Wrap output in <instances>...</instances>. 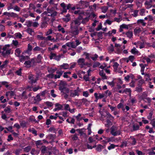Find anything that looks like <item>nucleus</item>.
Instances as JSON below:
<instances>
[{"instance_id": "1", "label": "nucleus", "mask_w": 155, "mask_h": 155, "mask_svg": "<svg viewBox=\"0 0 155 155\" xmlns=\"http://www.w3.org/2000/svg\"><path fill=\"white\" fill-rule=\"evenodd\" d=\"M70 30L68 33L73 36L77 35L79 33V27L78 26H70Z\"/></svg>"}, {"instance_id": "2", "label": "nucleus", "mask_w": 155, "mask_h": 155, "mask_svg": "<svg viewBox=\"0 0 155 155\" xmlns=\"http://www.w3.org/2000/svg\"><path fill=\"white\" fill-rule=\"evenodd\" d=\"M82 18L81 17H78V18L72 20L70 24V26H78L79 27L81 24L80 20Z\"/></svg>"}, {"instance_id": "3", "label": "nucleus", "mask_w": 155, "mask_h": 155, "mask_svg": "<svg viewBox=\"0 0 155 155\" xmlns=\"http://www.w3.org/2000/svg\"><path fill=\"white\" fill-rule=\"evenodd\" d=\"M28 78L30 80L29 83L31 84L35 83L38 80V77H36V78H35L34 75L32 74H30L28 76Z\"/></svg>"}, {"instance_id": "4", "label": "nucleus", "mask_w": 155, "mask_h": 155, "mask_svg": "<svg viewBox=\"0 0 155 155\" xmlns=\"http://www.w3.org/2000/svg\"><path fill=\"white\" fill-rule=\"evenodd\" d=\"M67 85V84L65 81L62 80L60 81V82L59 84V89L61 91V92H62L63 89L66 87L65 86Z\"/></svg>"}, {"instance_id": "5", "label": "nucleus", "mask_w": 155, "mask_h": 155, "mask_svg": "<svg viewBox=\"0 0 155 155\" xmlns=\"http://www.w3.org/2000/svg\"><path fill=\"white\" fill-rule=\"evenodd\" d=\"M84 58H80L78 61V63L79 65L81 66V68H82L83 67V66L84 65H87V64L84 63Z\"/></svg>"}, {"instance_id": "6", "label": "nucleus", "mask_w": 155, "mask_h": 155, "mask_svg": "<svg viewBox=\"0 0 155 155\" xmlns=\"http://www.w3.org/2000/svg\"><path fill=\"white\" fill-rule=\"evenodd\" d=\"M73 91L72 90H70V96L71 97H74L76 96H79V94H78V92L77 90H74V93L72 92Z\"/></svg>"}, {"instance_id": "7", "label": "nucleus", "mask_w": 155, "mask_h": 155, "mask_svg": "<svg viewBox=\"0 0 155 155\" xmlns=\"http://www.w3.org/2000/svg\"><path fill=\"white\" fill-rule=\"evenodd\" d=\"M11 50L10 49H8L5 51H3L1 52L2 54L3 57H5L10 54L11 53Z\"/></svg>"}, {"instance_id": "8", "label": "nucleus", "mask_w": 155, "mask_h": 155, "mask_svg": "<svg viewBox=\"0 0 155 155\" xmlns=\"http://www.w3.org/2000/svg\"><path fill=\"white\" fill-rule=\"evenodd\" d=\"M43 58V57L40 54L38 55L37 58H35L36 60V62L38 63H41V60Z\"/></svg>"}, {"instance_id": "9", "label": "nucleus", "mask_w": 155, "mask_h": 155, "mask_svg": "<svg viewBox=\"0 0 155 155\" xmlns=\"http://www.w3.org/2000/svg\"><path fill=\"white\" fill-rule=\"evenodd\" d=\"M94 96H95L96 99H101L103 98L104 96V94H99V96L98 95V94L95 93L94 94Z\"/></svg>"}, {"instance_id": "10", "label": "nucleus", "mask_w": 155, "mask_h": 155, "mask_svg": "<svg viewBox=\"0 0 155 155\" xmlns=\"http://www.w3.org/2000/svg\"><path fill=\"white\" fill-rule=\"evenodd\" d=\"M69 64L67 63H64L60 66L61 69H67L69 68Z\"/></svg>"}, {"instance_id": "11", "label": "nucleus", "mask_w": 155, "mask_h": 155, "mask_svg": "<svg viewBox=\"0 0 155 155\" xmlns=\"http://www.w3.org/2000/svg\"><path fill=\"white\" fill-rule=\"evenodd\" d=\"M8 62L9 61L8 60H5L3 63L1 65V66H0V69H2L3 68H5Z\"/></svg>"}, {"instance_id": "12", "label": "nucleus", "mask_w": 155, "mask_h": 155, "mask_svg": "<svg viewBox=\"0 0 155 155\" xmlns=\"http://www.w3.org/2000/svg\"><path fill=\"white\" fill-rule=\"evenodd\" d=\"M48 24L47 22L45 21L44 20L41 23V28H46Z\"/></svg>"}, {"instance_id": "13", "label": "nucleus", "mask_w": 155, "mask_h": 155, "mask_svg": "<svg viewBox=\"0 0 155 155\" xmlns=\"http://www.w3.org/2000/svg\"><path fill=\"white\" fill-rule=\"evenodd\" d=\"M55 106L56 107H57L58 106H60V107H58L56 108H54V111H56L57 110H62V108L63 107V106L62 105L58 103H56L55 104Z\"/></svg>"}, {"instance_id": "14", "label": "nucleus", "mask_w": 155, "mask_h": 155, "mask_svg": "<svg viewBox=\"0 0 155 155\" xmlns=\"http://www.w3.org/2000/svg\"><path fill=\"white\" fill-rule=\"evenodd\" d=\"M41 100L40 95L38 94L35 97H34V101H35L34 103H36L37 102H39Z\"/></svg>"}, {"instance_id": "15", "label": "nucleus", "mask_w": 155, "mask_h": 155, "mask_svg": "<svg viewBox=\"0 0 155 155\" xmlns=\"http://www.w3.org/2000/svg\"><path fill=\"white\" fill-rule=\"evenodd\" d=\"M41 153L42 154H44L45 153L47 152V147L45 146H42L41 147Z\"/></svg>"}, {"instance_id": "16", "label": "nucleus", "mask_w": 155, "mask_h": 155, "mask_svg": "<svg viewBox=\"0 0 155 155\" xmlns=\"http://www.w3.org/2000/svg\"><path fill=\"white\" fill-rule=\"evenodd\" d=\"M63 8V12L65 13L67 12V9H66V6L64 2L61 3L60 5Z\"/></svg>"}, {"instance_id": "17", "label": "nucleus", "mask_w": 155, "mask_h": 155, "mask_svg": "<svg viewBox=\"0 0 155 155\" xmlns=\"http://www.w3.org/2000/svg\"><path fill=\"white\" fill-rule=\"evenodd\" d=\"M69 89L67 87H65L63 89L62 91L61 92L63 94H68L69 92Z\"/></svg>"}, {"instance_id": "18", "label": "nucleus", "mask_w": 155, "mask_h": 155, "mask_svg": "<svg viewBox=\"0 0 155 155\" xmlns=\"http://www.w3.org/2000/svg\"><path fill=\"white\" fill-rule=\"evenodd\" d=\"M5 95L7 96H8L9 95L11 96H12L14 95V91H10L7 92L6 93Z\"/></svg>"}, {"instance_id": "19", "label": "nucleus", "mask_w": 155, "mask_h": 155, "mask_svg": "<svg viewBox=\"0 0 155 155\" xmlns=\"http://www.w3.org/2000/svg\"><path fill=\"white\" fill-rule=\"evenodd\" d=\"M125 34L127 35V37L130 38L133 36V32L131 31H128Z\"/></svg>"}, {"instance_id": "20", "label": "nucleus", "mask_w": 155, "mask_h": 155, "mask_svg": "<svg viewBox=\"0 0 155 155\" xmlns=\"http://www.w3.org/2000/svg\"><path fill=\"white\" fill-rule=\"evenodd\" d=\"M135 91L138 92H140L142 91V90L141 87V85H140V84H138V87H136Z\"/></svg>"}, {"instance_id": "21", "label": "nucleus", "mask_w": 155, "mask_h": 155, "mask_svg": "<svg viewBox=\"0 0 155 155\" xmlns=\"http://www.w3.org/2000/svg\"><path fill=\"white\" fill-rule=\"evenodd\" d=\"M137 23L138 24H139L140 23H141L142 24V25L143 26H145L146 24V23L144 22V20L143 19L138 20L137 21Z\"/></svg>"}, {"instance_id": "22", "label": "nucleus", "mask_w": 155, "mask_h": 155, "mask_svg": "<svg viewBox=\"0 0 155 155\" xmlns=\"http://www.w3.org/2000/svg\"><path fill=\"white\" fill-rule=\"evenodd\" d=\"M31 149V146H28L24 148V151L25 152H28Z\"/></svg>"}, {"instance_id": "23", "label": "nucleus", "mask_w": 155, "mask_h": 155, "mask_svg": "<svg viewBox=\"0 0 155 155\" xmlns=\"http://www.w3.org/2000/svg\"><path fill=\"white\" fill-rule=\"evenodd\" d=\"M130 51L132 54H137L139 53V51H138L136 50V48L134 47Z\"/></svg>"}, {"instance_id": "24", "label": "nucleus", "mask_w": 155, "mask_h": 155, "mask_svg": "<svg viewBox=\"0 0 155 155\" xmlns=\"http://www.w3.org/2000/svg\"><path fill=\"white\" fill-rule=\"evenodd\" d=\"M106 113L107 115V118L110 119L111 120H113L114 119V117L107 111H106Z\"/></svg>"}, {"instance_id": "25", "label": "nucleus", "mask_w": 155, "mask_h": 155, "mask_svg": "<svg viewBox=\"0 0 155 155\" xmlns=\"http://www.w3.org/2000/svg\"><path fill=\"white\" fill-rule=\"evenodd\" d=\"M32 46L30 45V44H29L28 45V49L27 50L25 51V52L26 53H28V51H31L32 50Z\"/></svg>"}, {"instance_id": "26", "label": "nucleus", "mask_w": 155, "mask_h": 155, "mask_svg": "<svg viewBox=\"0 0 155 155\" xmlns=\"http://www.w3.org/2000/svg\"><path fill=\"white\" fill-rule=\"evenodd\" d=\"M150 75L149 74H145V78L146 79V81H151V79L150 78Z\"/></svg>"}, {"instance_id": "27", "label": "nucleus", "mask_w": 155, "mask_h": 155, "mask_svg": "<svg viewBox=\"0 0 155 155\" xmlns=\"http://www.w3.org/2000/svg\"><path fill=\"white\" fill-rule=\"evenodd\" d=\"M15 51V53L17 54H16L17 56L18 57H20L21 51L20 50V48H17L16 49Z\"/></svg>"}, {"instance_id": "28", "label": "nucleus", "mask_w": 155, "mask_h": 155, "mask_svg": "<svg viewBox=\"0 0 155 155\" xmlns=\"http://www.w3.org/2000/svg\"><path fill=\"white\" fill-rule=\"evenodd\" d=\"M89 17H86L84 18L81 21V23L83 24H85L89 20Z\"/></svg>"}, {"instance_id": "29", "label": "nucleus", "mask_w": 155, "mask_h": 155, "mask_svg": "<svg viewBox=\"0 0 155 155\" xmlns=\"http://www.w3.org/2000/svg\"><path fill=\"white\" fill-rule=\"evenodd\" d=\"M108 8L107 6H103L101 7V9L102 10V12L104 13H105L107 11Z\"/></svg>"}, {"instance_id": "30", "label": "nucleus", "mask_w": 155, "mask_h": 155, "mask_svg": "<svg viewBox=\"0 0 155 155\" xmlns=\"http://www.w3.org/2000/svg\"><path fill=\"white\" fill-rule=\"evenodd\" d=\"M102 147H103V146L101 144H98L96 148V150L97 151L101 152V151Z\"/></svg>"}, {"instance_id": "31", "label": "nucleus", "mask_w": 155, "mask_h": 155, "mask_svg": "<svg viewBox=\"0 0 155 155\" xmlns=\"http://www.w3.org/2000/svg\"><path fill=\"white\" fill-rule=\"evenodd\" d=\"M108 50L109 51L113 52L114 51V47L113 44H110V46L108 47Z\"/></svg>"}, {"instance_id": "32", "label": "nucleus", "mask_w": 155, "mask_h": 155, "mask_svg": "<svg viewBox=\"0 0 155 155\" xmlns=\"http://www.w3.org/2000/svg\"><path fill=\"white\" fill-rule=\"evenodd\" d=\"M58 46H57L56 45H54L53 47L52 48L49 47L48 48V49L49 51H51L54 50L55 48H58Z\"/></svg>"}, {"instance_id": "33", "label": "nucleus", "mask_w": 155, "mask_h": 155, "mask_svg": "<svg viewBox=\"0 0 155 155\" xmlns=\"http://www.w3.org/2000/svg\"><path fill=\"white\" fill-rule=\"evenodd\" d=\"M54 8L53 7H52L51 8H50L49 6L47 8V11L48 13H51L54 12Z\"/></svg>"}, {"instance_id": "34", "label": "nucleus", "mask_w": 155, "mask_h": 155, "mask_svg": "<svg viewBox=\"0 0 155 155\" xmlns=\"http://www.w3.org/2000/svg\"><path fill=\"white\" fill-rule=\"evenodd\" d=\"M22 69L20 68L18 70L16 71L15 72V73L17 74V75L21 76V71Z\"/></svg>"}, {"instance_id": "35", "label": "nucleus", "mask_w": 155, "mask_h": 155, "mask_svg": "<svg viewBox=\"0 0 155 155\" xmlns=\"http://www.w3.org/2000/svg\"><path fill=\"white\" fill-rule=\"evenodd\" d=\"M4 111L7 113H9L11 112V109L10 108V106H8L5 108Z\"/></svg>"}, {"instance_id": "36", "label": "nucleus", "mask_w": 155, "mask_h": 155, "mask_svg": "<svg viewBox=\"0 0 155 155\" xmlns=\"http://www.w3.org/2000/svg\"><path fill=\"white\" fill-rule=\"evenodd\" d=\"M153 114V110H151L149 114V115L147 116L148 119L151 120L152 118V116Z\"/></svg>"}, {"instance_id": "37", "label": "nucleus", "mask_w": 155, "mask_h": 155, "mask_svg": "<svg viewBox=\"0 0 155 155\" xmlns=\"http://www.w3.org/2000/svg\"><path fill=\"white\" fill-rule=\"evenodd\" d=\"M26 25L28 27H30L31 26L32 22L31 21H27L26 22Z\"/></svg>"}, {"instance_id": "38", "label": "nucleus", "mask_w": 155, "mask_h": 155, "mask_svg": "<svg viewBox=\"0 0 155 155\" xmlns=\"http://www.w3.org/2000/svg\"><path fill=\"white\" fill-rule=\"evenodd\" d=\"M27 31L31 35H32V32H34V31L31 28H28L27 30Z\"/></svg>"}, {"instance_id": "39", "label": "nucleus", "mask_w": 155, "mask_h": 155, "mask_svg": "<svg viewBox=\"0 0 155 155\" xmlns=\"http://www.w3.org/2000/svg\"><path fill=\"white\" fill-rule=\"evenodd\" d=\"M117 146V145H115L114 144H111L108 147V149L109 150H110L111 149L114 148L115 147Z\"/></svg>"}, {"instance_id": "40", "label": "nucleus", "mask_w": 155, "mask_h": 155, "mask_svg": "<svg viewBox=\"0 0 155 155\" xmlns=\"http://www.w3.org/2000/svg\"><path fill=\"white\" fill-rule=\"evenodd\" d=\"M19 57L20 58L19 61L21 62H23L26 60L25 56L23 55L20 56V57Z\"/></svg>"}, {"instance_id": "41", "label": "nucleus", "mask_w": 155, "mask_h": 155, "mask_svg": "<svg viewBox=\"0 0 155 155\" xmlns=\"http://www.w3.org/2000/svg\"><path fill=\"white\" fill-rule=\"evenodd\" d=\"M84 129V128L82 129H78L76 130V131H78L79 133L80 134L81 136L83 134V130Z\"/></svg>"}, {"instance_id": "42", "label": "nucleus", "mask_w": 155, "mask_h": 155, "mask_svg": "<svg viewBox=\"0 0 155 155\" xmlns=\"http://www.w3.org/2000/svg\"><path fill=\"white\" fill-rule=\"evenodd\" d=\"M101 64L98 61H96L94 63L93 66V68H95L96 67L99 66Z\"/></svg>"}, {"instance_id": "43", "label": "nucleus", "mask_w": 155, "mask_h": 155, "mask_svg": "<svg viewBox=\"0 0 155 155\" xmlns=\"http://www.w3.org/2000/svg\"><path fill=\"white\" fill-rule=\"evenodd\" d=\"M13 127L12 126H9L8 127H5V129H6L8 131L12 133L13 130H12Z\"/></svg>"}, {"instance_id": "44", "label": "nucleus", "mask_w": 155, "mask_h": 155, "mask_svg": "<svg viewBox=\"0 0 155 155\" xmlns=\"http://www.w3.org/2000/svg\"><path fill=\"white\" fill-rule=\"evenodd\" d=\"M133 130L135 131L138 130L139 128V126L138 125H134L133 126Z\"/></svg>"}, {"instance_id": "45", "label": "nucleus", "mask_w": 155, "mask_h": 155, "mask_svg": "<svg viewBox=\"0 0 155 155\" xmlns=\"http://www.w3.org/2000/svg\"><path fill=\"white\" fill-rule=\"evenodd\" d=\"M138 10H135L134 11V13L132 14V15L134 17H136L138 15Z\"/></svg>"}, {"instance_id": "46", "label": "nucleus", "mask_w": 155, "mask_h": 155, "mask_svg": "<svg viewBox=\"0 0 155 155\" xmlns=\"http://www.w3.org/2000/svg\"><path fill=\"white\" fill-rule=\"evenodd\" d=\"M112 135L114 136H117V135H119L120 134V131L119 130H117L116 131H114L111 134Z\"/></svg>"}, {"instance_id": "47", "label": "nucleus", "mask_w": 155, "mask_h": 155, "mask_svg": "<svg viewBox=\"0 0 155 155\" xmlns=\"http://www.w3.org/2000/svg\"><path fill=\"white\" fill-rule=\"evenodd\" d=\"M72 139L73 140H78V137L77 136V134H76L73 135L72 137Z\"/></svg>"}, {"instance_id": "48", "label": "nucleus", "mask_w": 155, "mask_h": 155, "mask_svg": "<svg viewBox=\"0 0 155 155\" xmlns=\"http://www.w3.org/2000/svg\"><path fill=\"white\" fill-rule=\"evenodd\" d=\"M10 17L14 18L17 17L18 15L16 13L13 12H11L10 13Z\"/></svg>"}, {"instance_id": "49", "label": "nucleus", "mask_w": 155, "mask_h": 155, "mask_svg": "<svg viewBox=\"0 0 155 155\" xmlns=\"http://www.w3.org/2000/svg\"><path fill=\"white\" fill-rule=\"evenodd\" d=\"M56 54L54 53L51 52L50 53V55L49 56V58L50 59H52L54 58Z\"/></svg>"}, {"instance_id": "50", "label": "nucleus", "mask_w": 155, "mask_h": 155, "mask_svg": "<svg viewBox=\"0 0 155 155\" xmlns=\"http://www.w3.org/2000/svg\"><path fill=\"white\" fill-rule=\"evenodd\" d=\"M35 144L37 146H38L39 145H42L43 144V143L42 142L41 140H38L36 141Z\"/></svg>"}, {"instance_id": "51", "label": "nucleus", "mask_w": 155, "mask_h": 155, "mask_svg": "<svg viewBox=\"0 0 155 155\" xmlns=\"http://www.w3.org/2000/svg\"><path fill=\"white\" fill-rule=\"evenodd\" d=\"M107 84H108L109 85L111 86L112 87H113L114 85V80H113L111 82L107 81Z\"/></svg>"}, {"instance_id": "52", "label": "nucleus", "mask_w": 155, "mask_h": 155, "mask_svg": "<svg viewBox=\"0 0 155 155\" xmlns=\"http://www.w3.org/2000/svg\"><path fill=\"white\" fill-rule=\"evenodd\" d=\"M145 9H141L140 10V14L141 16H143L145 15Z\"/></svg>"}, {"instance_id": "53", "label": "nucleus", "mask_w": 155, "mask_h": 155, "mask_svg": "<svg viewBox=\"0 0 155 155\" xmlns=\"http://www.w3.org/2000/svg\"><path fill=\"white\" fill-rule=\"evenodd\" d=\"M51 13V14L50 15V16L53 18H54L57 15L58 12L56 11H54Z\"/></svg>"}, {"instance_id": "54", "label": "nucleus", "mask_w": 155, "mask_h": 155, "mask_svg": "<svg viewBox=\"0 0 155 155\" xmlns=\"http://www.w3.org/2000/svg\"><path fill=\"white\" fill-rule=\"evenodd\" d=\"M81 116V114H79L76 117V118L78 121H80L82 119V117L80 118Z\"/></svg>"}, {"instance_id": "55", "label": "nucleus", "mask_w": 155, "mask_h": 155, "mask_svg": "<svg viewBox=\"0 0 155 155\" xmlns=\"http://www.w3.org/2000/svg\"><path fill=\"white\" fill-rule=\"evenodd\" d=\"M97 36L98 37L100 38L101 39L102 38V37L103 36V32L102 31H100L97 33Z\"/></svg>"}, {"instance_id": "56", "label": "nucleus", "mask_w": 155, "mask_h": 155, "mask_svg": "<svg viewBox=\"0 0 155 155\" xmlns=\"http://www.w3.org/2000/svg\"><path fill=\"white\" fill-rule=\"evenodd\" d=\"M22 150L21 149H16L15 151V153L16 155H18Z\"/></svg>"}, {"instance_id": "57", "label": "nucleus", "mask_w": 155, "mask_h": 155, "mask_svg": "<svg viewBox=\"0 0 155 155\" xmlns=\"http://www.w3.org/2000/svg\"><path fill=\"white\" fill-rule=\"evenodd\" d=\"M50 140H53L54 139V137L52 134H50L48 135L47 137Z\"/></svg>"}, {"instance_id": "58", "label": "nucleus", "mask_w": 155, "mask_h": 155, "mask_svg": "<svg viewBox=\"0 0 155 155\" xmlns=\"http://www.w3.org/2000/svg\"><path fill=\"white\" fill-rule=\"evenodd\" d=\"M127 92L129 93L130 94L131 93V90L130 88H126L123 91V93H126Z\"/></svg>"}, {"instance_id": "59", "label": "nucleus", "mask_w": 155, "mask_h": 155, "mask_svg": "<svg viewBox=\"0 0 155 155\" xmlns=\"http://www.w3.org/2000/svg\"><path fill=\"white\" fill-rule=\"evenodd\" d=\"M80 2L81 3V4H83V5H85L84 6V7H87V5H88V3L87 2H84V1H82L81 0Z\"/></svg>"}, {"instance_id": "60", "label": "nucleus", "mask_w": 155, "mask_h": 155, "mask_svg": "<svg viewBox=\"0 0 155 155\" xmlns=\"http://www.w3.org/2000/svg\"><path fill=\"white\" fill-rule=\"evenodd\" d=\"M83 79L85 80L86 81H89V77L86 74H85L83 77Z\"/></svg>"}, {"instance_id": "61", "label": "nucleus", "mask_w": 155, "mask_h": 155, "mask_svg": "<svg viewBox=\"0 0 155 155\" xmlns=\"http://www.w3.org/2000/svg\"><path fill=\"white\" fill-rule=\"evenodd\" d=\"M102 142L106 144L107 143L110 142V140L108 139V137H107L106 139L103 140Z\"/></svg>"}, {"instance_id": "62", "label": "nucleus", "mask_w": 155, "mask_h": 155, "mask_svg": "<svg viewBox=\"0 0 155 155\" xmlns=\"http://www.w3.org/2000/svg\"><path fill=\"white\" fill-rule=\"evenodd\" d=\"M37 38L38 39H40L41 40H45V37H44L41 36V35H37Z\"/></svg>"}, {"instance_id": "63", "label": "nucleus", "mask_w": 155, "mask_h": 155, "mask_svg": "<svg viewBox=\"0 0 155 155\" xmlns=\"http://www.w3.org/2000/svg\"><path fill=\"white\" fill-rule=\"evenodd\" d=\"M10 46V45L9 44L6 45H5L3 48H2L3 51H5L6 50L7 48H9Z\"/></svg>"}, {"instance_id": "64", "label": "nucleus", "mask_w": 155, "mask_h": 155, "mask_svg": "<svg viewBox=\"0 0 155 155\" xmlns=\"http://www.w3.org/2000/svg\"><path fill=\"white\" fill-rule=\"evenodd\" d=\"M8 82L7 81H2V84L3 85H5V87L8 88L9 87V85L8 84Z\"/></svg>"}]
</instances>
